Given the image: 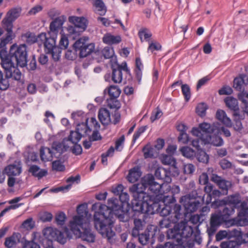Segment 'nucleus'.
Segmentation results:
<instances>
[{
    "mask_svg": "<svg viewBox=\"0 0 248 248\" xmlns=\"http://www.w3.org/2000/svg\"><path fill=\"white\" fill-rule=\"evenodd\" d=\"M170 190V186L168 183L162 184L155 181L153 175L147 174L141 178L140 182L133 185L129 188L133 200L132 208L134 211L149 215L154 214L158 211L160 205L159 202L164 204L160 211L162 216H169L168 220L175 224L180 219H183L186 214L196 211L200 207V202L191 198L189 195L182 197L179 202L185 208V212L181 206L172 202V196L168 194Z\"/></svg>",
    "mask_w": 248,
    "mask_h": 248,
    "instance_id": "f257e3e1",
    "label": "nucleus"
},
{
    "mask_svg": "<svg viewBox=\"0 0 248 248\" xmlns=\"http://www.w3.org/2000/svg\"><path fill=\"white\" fill-rule=\"evenodd\" d=\"M92 209L94 211L93 216L94 226L98 232L111 243L115 236L112 228L114 223L113 216L120 217L123 213V208L118 199L114 198L108 200V205L95 203Z\"/></svg>",
    "mask_w": 248,
    "mask_h": 248,
    "instance_id": "f03ea898",
    "label": "nucleus"
},
{
    "mask_svg": "<svg viewBox=\"0 0 248 248\" xmlns=\"http://www.w3.org/2000/svg\"><path fill=\"white\" fill-rule=\"evenodd\" d=\"M27 52L25 45L13 44L10 48L9 54L6 49L0 50L1 65L5 70L6 77L13 78L16 80H20L21 73L16 66H25L27 64Z\"/></svg>",
    "mask_w": 248,
    "mask_h": 248,
    "instance_id": "7ed1b4c3",
    "label": "nucleus"
},
{
    "mask_svg": "<svg viewBox=\"0 0 248 248\" xmlns=\"http://www.w3.org/2000/svg\"><path fill=\"white\" fill-rule=\"evenodd\" d=\"M78 215L69 222V227L72 232L78 237L88 242H93L95 236L89 227L91 215L88 213L86 204H82L77 208Z\"/></svg>",
    "mask_w": 248,
    "mask_h": 248,
    "instance_id": "20e7f679",
    "label": "nucleus"
},
{
    "mask_svg": "<svg viewBox=\"0 0 248 248\" xmlns=\"http://www.w3.org/2000/svg\"><path fill=\"white\" fill-rule=\"evenodd\" d=\"M218 205L228 204L233 205L239 210L236 224L238 226H245L248 225V198L241 202V197L239 194H235L227 197L226 201H217Z\"/></svg>",
    "mask_w": 248,
    "mask_h": 248,
    "instance_id": "39448f33",
    "label": "nucleus"
},
{
    "mask_svg": "<svg viewBox=\"0 0 248 248\" xmlns=\"http://www.w3.org/2000/svg\"><path fill=\"white\" fill-rule=\"evenodd\" d=\"M179 221L180 223L175 225L173 229L168 230V236L170 239H176L179 244L183 245L192 234L193 229L183 219Z\"/></svg>",
    "mask_w": 248,
    "mask_h": 248,
    "instance_id": "423d86ee",
    "label": "nucleus"
},
{
    "mask_svg": "<svg viewBox=\"0 0 248 248\" xmlns=\"http://www.w3.org/2000/svg\"><path fill=\"white\" fill-rule=\"evenodd\" d=\"M56 39L57 36L48 34L47 36L45 33H41L38 35V39L41 40L40 43L44 44L45 51L51 54L55 61L59 60L61 53L60 47L56 45Z\"/></svg>",
    "mask_w": 248,
    "mask_h": 248,
    "instance_id": "0eeeda50",
    "label": "nucleus"
},
{
    "mask_svg": "<svg viewBox=\"0 0 248 248\" xmlns=\"http://www.w3.org/2000/svg\"><path fill=\"white\" fill-rule=\"evenodd\" d=\"M68 147L58 142H54L51 148L42 147L40 150L41 159L44 162L51 161L54 158L58 157Z\"/></svg>",
    "mask_w": 248,
    "mask_h": 248,
    "instance_id": "6e6552de",
    "label": "nucleus"
},
{
    "mask_svg": "<svg viewBox=\"0 0 248 248\" xmlns=\"http://www.w3.org/2000/svg\"><path fill=\"white\" fill-rule=\"evenodd\" d=\"M43 236L47 239L48 244L43 242L45 248H53L52 245L53 241H57L59 243L64 244L66 242V238L64 236L63 233L56 228L48 227L43 230Z\"/></svg>",
    "mask_w": 248,
    "mask_h": 248,
    "instance_id": "1a4fd4ad",
    "label": "nucleus"
},
{
    "mask_svg": "<svg viewBox=\"0 0 248 248\" xmlns=\"http://www.w3.org/2000/svg\"><path fill=\"white\" fill-rule=\"evenodd\" d=\"M89 38L83 36L74 44L73 46L76 51H79L80 57H85L93 51L94 44L93 43L87 44Z\"/></svg>",
    "mask_w": 248,
    "mask_h": 248,
    "instance_id": "9d476101",
    "label": "nucleus"
},
{
    "mask_svg": "<svg viewBox=\"0 0 248 248\" xmlns=\"http://www.w3.org/2000/svg\"><path fill=\"white\" fill-rule=\"evenodd\" d=\"M217 127L215 124H211L209 123L203 122L200 124L198 127H193L190 133L193 136L198 138L197 140H199L200 142H201L202 136L209 135V134L215 132Z\"/></svg>",
    "mask_w": 248,
    "mask_h": 248,
    "instance_id": "9b49d317",
    "label": "nucleus"
},
{
    "mask_svg": "<svg viewBox=\"0 0 248 248\" xmlns=\"http://www.w3.org/2000/svg\"><path fill=\"white\" fill-rule=\"evenodd\" d=\"M100 124L94 117L86 120V122H82L77 125V130L79 132L82 137L90 135L93 128L95 130L99 129Z\"/></svg>",
    "mask_w": 248,
    "mask_h": 248,
    "instance_id": "f8f14e48",
    "label": "nucleus"
},
{
    "mask_svg": "<svg viewBox=\"0 0 248 248\" xmlns=\"http://www.w3.org/2000/svg\"><path fill=\"white\" fill-rule=\"evenodd\" d=\"M104 92V93L107 92L110 96V99L107 100L108 105L110 108H118L120 107V102L116 99L120 95L121 91L117 86H110Z\"/></svg>",
    "mask_w": 248,
    "mask_h": 248,
    "instance_id": "ddd939ff",
    "label": "nucleus"
},
{
    "mask_svg": "<svg viewBox=\"0 0 248 248\" xmlns=\"http://www.w3.org/2000/svg\"><path fill=\"white\" fill-rule=\"evenodd\" d=\"M21 12L20 7H16L10 10L2 20L1 22L3 28L12 30L13 22L19 16Z\"/></svg>",
    "mask_w": 248,
    "mask_h": 248,
    "instance_id": "4468645a",
    "label": "nucleus"
},
{
    "mask_svg": "<svg viewBox=\"0 0 248 248\" xmlns=\"http://www.w3.org/2000/svg\"><path fill=\"white\" fill-rule=\"evenodd\" d=\"M213 135H203L201 137V142L204 145L212 144L215 146H221L223 145L224 141L223 139L219 136L220 130L217 127L215 132Z\"/></svg>",
    "mask_w": 248,
    "mask_h": 248,
    "instance_id": "2eb2a0df",
    "label": "nucleus"
},
{
    "mask_svg": "<svg viewBox=\"0 0 248 248\" xmlns=\"http://www.w3.org/2000/svg\"><path fill=\"white\" fill-rule=\"evenodd\" d=\"M114 120L111 118L110 112L105 108H101L98 112V118L101 123L104 125H108L112 123L114 124L117 123L120 118V114L118 113H115L112 116Z\"/></svg>",
    "mask_w": 248,
    "mask_h": 248,
    "instance_id": "dca6fc26",
    "label": "nucleus"
},
{
    "mask_svg": "<svg viewBox=\"0 0 248 248\" xmlns=\"http://www.w3.org/2000/svg\"><path fill=\"white\" fill-rule=\"evenodd\" d=\"M66 20V17L63 15L56 18L50 24V31L48 32V35L50 36L53 35L57 36L60 29H62V31H63L64 28L63 27V25Z\"/></svg>",
    "mask_w": 248,
    "mask_h": 248,
    "instance_id": "f3484780",
    "label": "nucleus"
},
{
    "mask_svg": "<svg viewBox=\"0 0 248 248\" xmlns=\"http://www.w3.org/2000/svg\"><path fill=\"white\" fill-rule=\"evenodd\" d=\"M225 219L219 214H213L211 217L210 226L207 228V233L209 236H212L216 232L217 228Z\"/></svg>",
    "mask_w": 248,
    "mask_h": 248,
    "instance_id": "a211bd4d",
    "label": "nucleus"
},
{
    "mask_svg": "<svg viewBox=\"0 0 248 248\" xmlns=\"http://www.w3.org/2000/svg\"><path fill=\"white\" fill-rule=\"evenodd\" d=\"M191 145L197 150L196 157L197 160L201 162L207 163L209 161V156L206 153L200 148L199 140H192Z\"/></svg>",
    "mask_w": 248,
    "mask_h": 248,
    "instance_id": "6ab92c4d",
    "label": "nucleus"
},
{
    "mask_svg": "<svg viewBox=\"0 0 248 248\" xmlns=\"http://www.w3.org/2000/svg\"><path fill=\"white\" fill-rule=\"evenodd\" d=\"M3 171L7 176H16L19 175L22 172V166L19 161H16L12 164L6 166Z\"/></svg>",
    "mask_w": 248,
    "mask_h": 248,
    "instance_id": "aec40b11",
    "label": "nucleus"
},
{
    "mask_svg": "<svg viewBox=\"0 0 248 248\" xmlns=\"http://www.w3.org/2000/svg\"><path fill=\"white\" fill-rule=\"evenodd\" d=\"M68 21L75 25L82 32L86 30L87 27V20L83 16H70L68 17Z\"/></svg>",
    "mask_w": 248,
    "mask_h": 248,
    "instance_id": "412c9836",
    "label": "nucleus"
},
{
    "mask_svg": "<svg viewBox=\"0 0 248 248\" xmlns=\"http://www.w3.org/2000/svg\"><path fill=\"white\" fill-rule=\"evenodd\" d=\"M211 180L216 183L219 187L222 190V194H227L228 190L231 186L232 183L230 181L223 179L221 177L216 174H213L211 177Z\"/></svg>",
    "mask_w": 248,
    "mask_h": 248,
    "instance_id": "4be33fe9",
    "label": "nucleus"
},
{
    "mask_svg": "<svg viewBox=\"0 0 248 248\" xmlns=\"http://www.w3.org/2000/svg\"><path fill=\"white\" fill-rule=\"evenodd\" d=\"M216 118L221 122L223 124L226 126L231 127L232 126V122L231 119L228 117L225 111L222 109L217 110L216 114Z\"/></svg>",
    "mask_w": 248,
    "mask_h": 248,
    "instance_id": "5701e85b",
    "label": "nucleus"
},
{
    "mask_svg": "<svg viewBox=\"0 0 248 248\" xmlns=\"http://www.w3.org/2000/svg\"><path fill=\"white\" fill-rule=\"evenodd\" d=\"M121 37L120 35H114L110 33H106L102 38L103 42L109 45L117 44L121 42Z\"/></svg>",
    "mask_w": 248,
    "mask_h": 248,
    "instance_id": "b1692460",
    "label": "nucleus"
},
{
    "mask_svg": "<svg viewBox=\"0 0 248 248\" xmlns=\"http://www.w3.org/2000/svg\"><path fill=\"white\" fill-rule=\"evenodd\" d=\"M225 102L227 107L234 111L233 116H237V111L239 109L237 100L233 97L229 96L225 99Z\"/></svg>",
    "mask_w": 248,
    "mask_h": 248,
    "instance_id": "393cba45",
    "label": "nucleus"
},
{
    "mask_svg": "<svg viewBox=\"0 0 248 248\" xmlns=\"http://www.w3.org/2000/svg\"><path fill=\"white\" fill-rule=\"evenodd\" d=\"M20 234L18 233H14L11 236L5 239L4 245L8 248H12L15 247L19 242Z\"/></svg>",
    "mask_w": 248,
    "mask_h": 248,
    "instance_id": "a878e982",
    "label": "nucleus"
},
{
    "mask_svg": "<svg viewBox=\"0 0 248 248\" xmlns=\"http://www.w3.org/2000/svg\"><path fill=\"white\" fill-rule=\"evenodd\" d=\"M248 84V76L242 75L235 78L233 80V87L238 91L243 89L244 85Z\"/></svg>",
    "mask_w": 248,
    "mask_h": 248,
    "instance_id": "bb28decb",
    "label": "nucleus"
},
{
    "mask_svg": "<svg viewBox=\"0 0 248 248\" xmlns=\"http://www.w3.org/2000/svg\"><path fill=\"white\" fill-rule=\"evenodd\" d=\"M141 172L138 167H136L131 169L127 176V180L130 183H134L141 176Z\"/></svg>",
    "mask_w": 248,
    "mask_h": 248,
    "instance_id": "cd10ccee",
    "label": "nucleus"
},
{
    "mask_svg": "<svg viewBox=\"0 0 248 248\" xmlns=\"http://www.w3.org/2000/svg\"><path fill=\"white\" fill-rule=\"evenodd\" d=\"M82 137V135L80 134L77 130L75 131H71L70 135L69 137L68 140H64L63 143H62V145L68 146L67 148L70 146L69 143L66 144V142H71L73 144L77 143Z\"/></svg>",
    "mask_w": 248,
    "mask_h": 248,
    "instance_id": "c85d7f7f",
    "label": "nucleus"
},
{
    "mask_svg": "<svg viewBox=\"0 0 248 248\" xmlns=\"http://www.w3.org/2000/svg\"><path fill=\"white\" fill-rule=\"evenodd\" d=\"M180 151L184 156L191 160L195 158L197 153L195 150L188 146L180 148Z\"/></svg>",
    "mask_w": 248,
    "mask_h": 248,
    "instance_id": "c756f323",
    "label": "nucleus"
},
{
    "mask_svg": "<svg viewBox=\"0 0 248 248\" xmlns=\"http://www.w3.org/2000/svg\"><path fill=\"white\" fill-rule=\"evenodd\" d=\"M7 31L6 36L5 38H2L0 43V50L5 49L6 45L8 44L14 38L15 35L13 32V31L11 29L9 30L8 28H4Z\"/></svg>",
    "mask_w": 248,
    "mask_h": 248,
    "instance_id": "7c9ffc66",
    "label": "nucleus"
},
{
    "mask_svg": "<svg viewBox=\"0 0 248 248\" xmlns=\"http://www.w3.org/2000/svg\"><path fill=\"white\" fill-rule=\"evenodd\" d=\"M64 29L67 31V36H71L75 39L82 32L74 25H68L66 27H64Z\"/></svg>",
    "mask_w": 248,
    "mask_h": 248,
    "instance_id": "2f4dec72",
    "label": "nucleus"
},
{
    "mask_svg": "<svg viewBox=\"0 0 248 248\" xmlns=\"http://www.w3.org/2000/svg\"><path fill=\"white\" fill-rule=\"evenodd\" d=\"M72 117L74 120L77 125L78 124L84 122V121L86 122V120H90V118H87L86 117L85 114L81 111H78L73 113L72 114Z\"/></svg>",
    "mask_w": 248,
    "mask_h": 248,
    "instance_id": "473e14b6",
    "label": "nucleus"
},
{
    "mask_svg": "<svg viewBox=\"0 0 248 248\" xmlns=\"http://www.w3.org/2000/svg\"><path fill=\"white\" fill-rule=\"evenodd\" d=\"M29 171L34 176L37 177L39 178L45 176L47 173L46 170L40 169L39 167L36 165L31 166L30 168Z\"/></svg>",
    "mask_w": 248,
    "mask_h": 248,
    "instance_id": "72a5a7b5",
    "label": "nucleus"
},
{
    "mask_svg": "<svg viewBox=\"0 0 248 248\" xmlns=\"http://www.w3.org/2000/svg\"><path fill=\"white\" fill-rule=\"evenodd\" d=\"M160 159L163 164L176 168V161L171 155L163 154L160 156Z\"/></svg>",
    "mask_w": 248,
    "mask_h": 248,
    "instance_id": "f704fd0d",
    "label": "nucleus"
},
{
    "mask_svg": "<svg viewBox=\"0 0 248 248\" xmlns=\"http://www.w3.org/2000/svg\"><path fill=\"white\" fill-rule=\"evenodd\" d=\"M112 68V79L115 83H120L122 80V72L120 69L115 68V65H111Z\"/></svg>",
    "mask_w": 248,
    "mask_h": 248,
    "instance_id": "c9c22d12",
    "label": "nucleus"
},
{
    "mask_svg": "<svg viewBox=\"0 0 248 248\" xmlns=\"http://www.w3.org/2000/svg\"><path fill=\"white\" fill-rule=\"evenodd\" d=\"M102 54L106 59L111 58V61H115L116 57L114 56L113 48L110 46H106L102 51Z\"/></svg>",
    "mask_w": 248,
    "mask_h": 248,
    "instance_id": "e433bc0d",
    "label": "nucleus"
},
{
    "mask_svg": "<svg viewBox=\"0 0 248 248\" xmlns=\"http://www.w3.org/2000/svg\"><path fill=\"white\" fill-rule=\"evenodd\" d=\"M94 6L95 8V12L100 15H104L106 12V8L104 3L101 0H95Z\"/></svg>",
    "mask_w": 248,
    "mask_h": 248,
    "instance_id": "4c0bfd02",
    "label": "nucleus"
},
{
    "mask_svg": "<svg viewBox=\"0 0 248 248\" xmlns=\"http://www.w3.org/2000/svg\"><path fill=\"white\" fill-rule=\"evenodd\" d=\"M155 175L159 179H164L166 182L170 181V178L167 175L166 170L163 168L157 169L155 171Z\"/></svg>",
    "mask_w": 248,
    "mask_h": 248,
    "instance_id": "58836bf2",
    "label": "nucleus"
},
{
    "mask_svg": "<svg viewBox=\"0 0 248 248\" xmlns=\"http://www.w3.org/2000/svg\"><path fill=\"white\" fill-rule=\"evenodd\" d=\"M61 39L59 42L60 48L61 49H66L69 44V41L68 39L67 35H66L63 30L61 31Z\"/></svg>",
    "mask_w": 248,
    "mask_h": 248,
    "instance_id": "ea45409f",
    "label": "nucleus"
},
{
    "mask_svg": "<svg viewBox=\"0 0 248 248\" xmlns=\"http://www.w3.org/2000/svg\"><path fill=\"white\" fill-rule=\"evenodd\" d=\"M239 98L244 104V111L248 115V94L245 92H242L238 94Z\"/></svg>",
    "mask_w": 248,
    "mask_h": 248,
    "instance_id": "a19ab883",
    "label": "nucleus"
},
{
    "mask_svg": "<svg viewBox=\"0 0 248 248\" xmlns=\"http://www.w3.org/2000/svg\"><path fill=\"white\" fill-rule=\"evenodd\" d=\"M234 208L232 207H225L223 208V211L221 213H219L221 216L226 220L230 216L232 215L234 213Z\"/></svg>",
    "mask_w": 248,
    "mask_h": 248,
    "instance_id": "79ce46f5",
    "label": "nucleus"
},
{
    "mask_svg": "<svg viewBox=\"0 0 248 248\" xmlns=\"http://www.w3.org/2000/svg\"><path fill=\"white\" fill-rule=\"evenodd\" d=\"M204 187V191L207 194V199L205 201V203L208 204L211 202V192L213 190V186L211 184H207Z\"/></svg>",
    "mask_w": 248,
    "mask_h": 248,
    "instance_id": "37998d69",
    "label": "nucleus"
},
{
    "mask_svg": "<svg viewBox=\"0 0 248 248\" xmlns=\"http://www.w3.org/2000/svg\"><path fill=\"white\" fill-rule=\"evenodd\" d=\"M207 106L206 104L202 103L199 104L196 108V113L198 115L202 117L205 116Z\"/></svg>",
    "mask_w": 248,
    "mask_h": 248,
    "instance_id": "c03bdc74",
    "label": "nucleus"
},
{
    "mask_svg": "<svg viewBox=\"0 0 248 248\" xmlns=\"http://www.w3.org/2000/svg\"><path fill=\"white\" fill-rule=\"evenodd\" d=\"M145 158H151L154 156V149L150 145H147L143 149Z\"/></svg>",
    "mask_w": 248,
    "mask_h": 248,
    "instance_id": "a18cd8bd",
    "label": "nucleus"
},
{
    "mask_svg": "<svg viewBox=\"0 0 248 248\" xmlns=\"http://www.w3.org/2000/svg\"><path fill=\"white\" fill-rule=\"evenodd\" d=\"M26 42L29 44H33L35 42H37L40 45L41 40H39L38 36L36 37L34 34L31 33H27L26 34Z\"/></svg>",
    "mask_w": 248,
    "mask_h": 248,
    "instance_id": "49530a36",
    "label": "nucleus"
},
{
    "mask_svg": "<svg viewBox=\"0 0 248 248\" xmlns=\"http://www.w3.org/2000/svg\"><path fill=\"white\" fill-rule=\"evenodd\" d=\"M149 230V228H147L146 231H148ZM150 234L147 231H146L144 233L140 234L139 236V240L140 243L143 245H145L147 244V242L149 240Z\"/></svg>",
    "mask_w": 248,
    "mask_h": 248,
    "instance_id": "de8ad7c7",
    "label": "nucleus"
},
{
    "mask_svg": "<svg viewBox=\"0 0 248 248\" xmlns=\"http://www.w3.org/2000/svg\"><path fill=\"white\" fill-rule=\"evenodd\" d=\"M229 234V239L232 238H242L243 237V234L242 232L239 230L233 229L232 230H228Z\"/></svg>",
    "mask_w": 248,
    "mask_h": 248,
    "instance_id": "09e8293b",
    "label": "nucleus"
},
{
    "mask_svg": "<svg viewBox=\"0 0 248 248\" xmlns=\"http://www.w3.org/2000/svg\"><path fill=\"white\" fill-rule=\"evenodd\" d=\"M139 35L141 41H143V40H146L151 37L152 33L149 30L144 29L139 31Z\"/></svg>",
    "mask_w": 248,
    "mask_h": 248,
    "instance_id": "8fccbe9b",
    "label": "nucleus"
},
{
    "mask_svg": "<svg viewBox=\"0 0 248 248\" xmlns=\"http://www.w3.org/2000/svg\"><path fill=\"white\" fill-rule=\"evenodd\" d=\"M66 219V215L63 212L58 213L55 217L56 223L58 225H62L64 224Z\"/></svg>",
    "mask_w": 248,
    "mask_h": 248,
    "instance_id": "3c124183",
    "label": "nucleus"
},
{
    "mask_svg": "<svg viewBox=\"0 0 248 248\" xmlns=\"http://www.w3.org/2000/svg\"><path fill=\"white\" fill-rule=\"evenodd\" d=\"M236 245V241L227 240L222 242L220 245V247L221 248H234Z\"/></svg>",
    "mask_w": 248,
    "mask_h": 248,
    "instance_id": "603ef678",
    "label": "nucleus"
},
{
    "mask_svg": "<svg viewBox=\"0 0 248 248\" xmlns=\"http://www.w3.org/2000/svg\"><path fill=\"white\" fill-rule=\"evenodd\" d=\"M182 91L186 100L187 101L191 96L190 88L187 84H182L181 86Z\"/></svg>",
    "mask_w": 248,
    "mask_h": 248,
    "instance_id": "864d4df0",
    "label": "nucleus"
},
{
    "mask_svg": "<svg viewBox=\"0 0 248 248\" xmlns=\"http://www.w3.org/2000/svg\"><path fill=\"white\" fill-rule=\"evenodd\" d=\"M225 238L229 239L228 230L219 231L216 235V240L217 241H221Z\"/></svg>",
    "mask_w": 248,
    "mask_h": 248,
    "instance_id": "5fc2aeb1",
    "label": "nucleus"
},
{
    "mask_svg": "<svg viewBox=\"0 0 248 248\" xmlns=\"http://www.w3.org/2000/svg\"><path fill=\"white\" fill-rule=\"evenodd\" d=\"M161 48V45L156 42H152L150 43L148 48V52L153 53L155 51L159 50Z\"/></svg>",
    "mask_w": 248,
    "mask_h": 248,
    "instance_id": "6e6d98bb",
    "label": "nucleus"
},
{
    "mask_svg": "<svg viewBox=\"0 0 248 248\" xmlns=\"http://www.w3.org/2000/svg\"><path fill=\"white\" fill-rule=\"evenodd\" d=\"M162 114L163 113L162 111L157 108L152 112L150 120L152 122H153L156 120L159 119L162 116Z\"/></svg>",
    "mask_w": 248,
    "mask_h": 248,
    "instance_id": "4d7b16f0",
    "label": "nucleus"
},
{
    "mask_svg": "<svg viewBox=\"0 0 248 248\" xmlns=\"http://www.w3.org/2000/svg\"><path fill=\"white\" fill-rule=\"evenodd\" d=\"M52 169L57 171H62L64 170V166L60 160L53 161L52 163Z\"/></svg>",
    "mask_w": 248,
    "mask_h": 248,
    "instance_id": "13d9d810",
    "label": "nucleus"
},
{
    "mask_svg": "<svg viewBox=\"0 0 248 248\" xmlns=\"http://www.w3.org/2000/svg\"><path fill=\"white\" fill-rule=\"evenodd\" d=\"M234 121L235 122V124L233 125L234 129L236 131H240L242 129L243 126L242 124L240 121L239 120V119H243V118H241L239 113H238V115L236 116H234Z\"/></svg>",
    "mask_w": 248,
    "mask_h": 248,
    "instance_id": "bf43d9fd",
    "label": "nucleus"
},
{
    "mask_svg": "<svg viewBox=\"0 0 248 248\" xmlns=\"http://www.w3.org/2000/svg\"><path fill=\"white\" fill-rule=\"evenodd\" d=\"M178 140L179 142L183 143V144H187L190 140V139L186 132L180 133L179 136L178 137Z\"/></svg>",
    "mask_w": 248,
    "mask_h": 248,
    "instance_id": "052dcab7",
    "label": "nucleus"
},
{
    "mask_svg": "<svg viewBox=\"0 0 248 248\" xmlns=\"http://www.w3.org/2000/svg\"><path fill=\"white\" fill-rule=\"evenodd\" d=\"M219 164L223 170L231 169L232 166V163L225 158L221 159Z\"/></svg>",
    "mask_w": 248,
    "mask_h": 248,
    "instance_id": "680f3d73",
    "label": "nucleus"
},
{
    "mask_svg": "<svg viewBox=\"0 0 248 248\" xmlns=\"http://www.w3.org/2000/svg\"><path fill=\"white\" fill-rule=\"evenodd\" d=\"M52 215L49 212H44L40 215V219L43 222H49L52 219Z\"/></svg>",
    "mask_w": 248,
    "mask_h": 248,
    "instance_id": "e2e57ef3",
    "label": "nucleus"
},
{
    "mask_svg": "<svg viewBox=\"0 0 248 248\" xmlns=\"http://www.w3.org/2000/svg\"><path fill=\"white\" fill-rule=\"evenodd\" d=\"M22 227L26 230H31L34 227V222L32 218H28L22 223Z\"/></svg>",
    "mask_w": 248,
    "mask_h": 248,
    "instance_id": "0e129e2a",
    "label": "nucleus"
},
{
    "mask_svg": "<svg viewBox=\"0 0 248 248\" xmlns=\"http://www.w3.org/2000/svg\"><path fill=\"white\" fill-rule=\"evenodd\" d=\"M184 172L186 174H191L195 170V167L192 164H187L184 165Z\"/></svg>",
    "mask_w": 248,
    "mask_h": 248,
    "instance_id": "69168bd1",
    "label": "nucleus"
},
{
    "mask_svg": "<svg viewBox=\"0 0 248 248\" xmlns=\"http://www.w3.org/2000/svg\"><path fill=\"white\" fill-rule=\"evenodd\" d=\"M232 93V89L230 86H228L223 87L218 91V93L220 95L231 94Z\"/></svg>",
    "mask_w": 248,
    "mask_h": 248,
    "instance_id": "338daca9",
    "label": "nucleus"
},
{
    "mask_svg": "<svg viewBox=\"0 0 248 248\" xmlns=\"http://www.w3.org/2000/svg\"><path fill=\"white\" fill-rule=\"evenodd\" d=\"M202 217V215H194L190 217V221L194 224L200 223L203 220Z\"/></svg>",
    "mask_w": 248,
    "mask_h": 248,
    "instance_id": "774afa93",
    "label": "nucleus"
}]
</instances>
